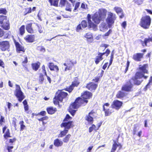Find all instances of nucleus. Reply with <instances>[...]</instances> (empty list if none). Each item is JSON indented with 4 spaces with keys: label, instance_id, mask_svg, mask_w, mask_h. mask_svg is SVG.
<instances>
[{
    "label": "nucleus",
    "instance_id": "6",
    "mask_svg": "<svg viewBox=\"0 0 152 152\" xmlns=\"http://www.w3.org/2000/svg\"><path fill=\"white\" fill-rule=\"evenodd\" d=\"M72 121L69 122L67 123H62L61 125V127H65V129L61 132L60 133L58 136V137H62L66 135L68 131V129L70 128L72 124Z\"/></svg>",
    "mask_w": 152,
    "mask_h": 152
},
{
    "label": "nucleus",
    "instance_id": "45",
    "mask_svg": "<svg viewBox=\"0 0 152 152\" xmlns=\"http://www.w3.org/2000/svg\"><path fill=\"white\" fill-rule=\"evenodd\" d=\"M66 2V0H61L60 4L61 5V7L64 6Z\"/></svg>",
    "mask_w": 152,
    "mask_h": 152
},
{
    "label": "nucleus",
    "instance_id": "16",
    "mask_svg": "<svg viewBox=\"0 0 152 152\" xmlns=\"http://www.w3.org/2000/svg\"><path fill=\"white\" fill-rule=\"evenodd\" d=\"M114 10L118 15H119L121 18H123L124 15L123 13V11L120 7H115L114 8Z\"/></svg>",
    "mask_w": 152,
    "mask_h": 152
},
{
    "label": "nucleus",
    "instance_id": "52",
    "mask_svg": "<svg viewBox=\"0 0 152 152\" xmlns=\"http://www.w3.org/2000/svg\"><path fill=\"white\" fill-rule=\"evenodd\" d=\"M28 62V60L27 57H25V59L22 62V65L24 66V64H26Z\"/></svg>",
    "mask_w": 152,
    "mask_h": 152
},
{
    "label": "nucleus",
    "instance_id": "59",
    "mask_svg": "<svg viewBox=\"0 0 152 152\" xmlns=\"http://www.w3.org/2000/svg\"><path fill=\"white\" fill-rule=\"evenodd\" d=\"M12 106V104L10 102H7V106L8 107L9 110H10V109L11 107Z\"/></svg>",
    "mask_w": 152,
    "mask_h": 152
},
{
    "label": "nucleus",
    "instance_id": "19",
    "mask_svg": "<svg viewBox=\"0 0 152 152\" xmlns=\"http://www.w3.org/2000/svg\"><path fill=\"white\" fill-rule=\"evenodd\" d=\"M48 66L50 70L55 71L58 72L59 69L58 66L56 65H54L53 63H49L48 64Z\"/></svg>",
    "mask_w": 152,
    "mask_h": 152
},
{
    "label": "nucleus",
    "instance_id": "4",
    "mask_svg": "<svg viewBox=\"0 0 152 152\" xmlns=\"http://www.w3.org/2000/svg\"><path fill=\"white\" fill-rule=\"evenodd\" d=\"M58 95L56 96L53 99V102L55 104L58 105L59 101L62 102L63 99L65 98L67 95V93L62 91H60L59 92H57Z\"/></svg>",
    "mask_w": 152,
    "mask_h": 152
},
{
    "label": "nucleus",
    "instance_id": "9",
    "mask_svg": "<svg viewBox=\"0 0 152 152\" xmlns=\"http://www.w3.org/2000/svg\"><path fill=\"white\" fill-rule=\"evenodd\" d=\"M116 19L115 15L112 13H110L106 19V22L109 28H110Z\"/></svg>",
    "mask_w": 152,
    "mask_h": 152
},
{
    "label": "nucleus",
    "instance_id": "5",
    "mask_svg": "<svg viewBox=\"0 0 152 152\" xmlns=\"http://www.w3.org/2000/svg\"><path fill=\"white\" fill-rule=\"evenodd\" d=\"M88 100H83L81 98L78 97L75 100V102L71 104L70 107L71 108L77 109L81 105L84 106L87 103Z\"/></svg>",
    "mask_w": 152,
    "mask_h": 152
},
{
    "label": "nucleus",
    "instance_id": "46",
    "mask_svg": "<svg viewBox=\"0 0 152 152\" xmlns=\"http://www.w3.org/2000/svg\"><path fill=\"white\" fill-rule=\"evenodd\" d=\"M103 110L104 111L105 113V115L106 116H107L109 115V110H105L104 107L103 106Z\"/></svg>",
    "mask_w": 152,
    "mask_h": 152
},
{
    "label": "nucleus",
    "instance_id": "27",
    "mask_svg": "<svg viewBox=\"0 0 152 152\" xmlns=\"http://www.w3.org/2000/svg\"><path fill=\"white\" fill-rule=\"evenodd\" d=\"M17 50L18 51H24V48L18 42H16L15 44Z\"/></svg>",
    "mask_w": 152,
    "mask_h": 152
},
{
    "label": "nucleus",
    "instance_id": "12",
    "mask_svg": "<svg viewBox=\"0 0 152 152\" xmlns=\"http://www.w3.org/2000/svg\"><path fill=\"white\" fill-rule=\"evenodd\" d=\"M122 104V102L118 100H115L113 101L111 107L113 108L118 110L121 107Z\"/></svg>",
    "mask_w": 152,
    "mask_h": 152
},
{
    "label": "nucleus",
    "instance_id": "21",
    "mask_svg": "<svg viewBox=\"0 0 152 152\" xmlns=\"http://www.w3.org/2000/svg\"><path fill=\"white\" fill-rule=\"evenodd\" d=\"M24 39L28 42H32L34 41V36L33 35H28L24 37Z\"/></svg>",
    "mask_w": 152,
    "mask_h": 152
},
{
    "label": "nucleus",
    "instance_id": "20",
    "mask_svg": "<svg viewBox=\"0 0 152 152\" xmlns=\"http://www.w3.org/2000/svg\"><path fill=\"white\" fill-rule=\"evenodd\" d=\"M105 54V53H99L98 54V56H96L95 59V62L96 64H98L100 61L102 60L103 58L102 56Z\"/></svg>",
    "mask_w": 152,
    "mask_h": 152
},
{
    "label": "nucleus",
    "instance_id": "35",
    "mask_svg": "<svg viewBox=\"0 0 152 152\" xmlns=\"http://www.w3.org/2000/svg\"><path fill=\"white\" fill-rule=\"evenodd\" d=\"M72 118L71 117L69 114H67L64 119V121L65 122L67 123L70 121H69V119H71Z\"/></svg>",
    "mask_w": 152,
    "mask_h": 152
},
{
    "label": "nucleus",
    "instance_id": "10",
    "mask_svg": "<svg viewBox=\"0 0 152 152\" xmlns=\"http://www.w3.org/2000/svg\"><path fill=\"white\" fill-rule=\"evenodd\" d=\"M96 115V113L95 112L94 110H92L88 115H86L85 119L88 122L92 123L93 121V118L95 117Z\"/></svg>",
    "mask_w": 152,
    "mask_h": 152
},
{
    "label": "nucleus",
    "instance_id": "33",
    "mask_svg": "<svg viewBox=\"0 0 152 152\" xmlns=\"http://www.w3.org/2000/svg\"><path fill=\"white\" fill-rule=\"evenodd\" d=\"M67 66L66 67L65 69V71H66L67 70H71L73 65L72 63L70 61L68 64H67Z\"/></svg>",
    "mask_w": 152,
    "mask_h": 152
},
{
    "label": "nucleus",
    "instance_id": "13",
    "mask_svg": "<svg viewBox=\"0 0 152 152\" xmlns=\"http://www.w3.org/2000/svg\"><path fill=\"white\" fill-rule=\"evenodd\" d=\"M79 83V82L78 80V78H75L74 80L72 82V85L68 88H67V91L69 92H71L75 86H77Z\"/></svg>",
    "mask_w": 152,
    "mask_h": 152
},
{
    "label": "nucleus",
    "instance_id": "56",
    "mask_svg": "<svg viewBox=\"0 0 152 152\" xmlns=\"http://www.w3.org/2000/svg\"><path fill=\"white\" fill-rule=\"evenodd\" d=\"M126 26V21H124L121 24L122 26L125 28Z\"/></svg>",
    "mask_w": 152,
    "mask_h": 152
},
{
    "label": "nucleus",
    "instance_id": "44",
    "mask_svg": "<svg viewBox=\"0 0 152 152\" xmlns=\"http://www.w3.org/2000/svg\"><path fill=\"white\" fill-rule=\"evenodd\" d=\"M7 12L6 10L4 8H1L0 9V14H3L5 15L7 13Z\"/></svg>",
    "mask_w": 152,
    "mask_h": 152
},
{
    "label": "nucleus",
    "instance_id": "3",
    "mask_svg": "<svg viewBox=\"0 0 152 152\" xmlns=\"http://www.w3.org/2000/svg\"><path fill=\"white\" fill-rule=\"evenodd\" d=\"M151 22L150 17L148 15H145L142 17L141 19L140 25L144 29L149 28Z\"/></svg>",
    "mask_w": 152,
    "mask_h": 152
},
{
    "label": "nucleus",
    "instance_id": "37",
    "mask_svg": "<svg viewBox=\"0 0 152 152\" xmlns=\"http://www.w3.org/2000/svg\"><path fill=\"white\" fill-rule=\"evenodd\" d=\"M24 122L23 121H20L19 123V124L20 125V131H23L25 128V126L23 124Z\"/></svg>",
    "mask_w": 152,
    "mask_h": 152
},
{
    "label": "nucleus",
    "instance_id": "11",
    "mask_svg": "<svg viewBox=\"0 0 152 152\" xmlns=\"http://www.w3.org/2000/svg\"><path fill=\"white\" fill-rule=\"evenodd\" d=\"M9 42L7 41H3L0 42V48L2 51L7 50L9 48Z\"/></svg>",
    "mask_w": 152,
    "mask_h": 152
},
{
    "label": "nucleus",
    "instance_id": "25",
    "mask_svg": "<svg viewBox=\"0 0 152 152\" xmlns=\"http://www.w3.org/2000/svg\"><path fill=\"white\" fill-rule=\"evenodd\" d=\"M40 63L39 62L32 64V69L35 71H37L39 68Z\"/></svg>",
    "mask_w": 152,
    "mask_h": 152
},
{
    "label": "nucleus",
    "instance_id": "64",
    "mask_svg": "<svg viewBox=\"0 0 152 152\" xmlns=\"http://www.w3.org/2000/svg\"><path fill=\"white\" fill-rule=\"evenodd\" d=\"M40 50L42 52H45V50L44 47L43 46H41L40 47Z\"/></svg>",
    "mask_w": 152,
    "mask_h": 152
},
{
    "label": "nucleus",
    "instance_id": "8",
    "mask_svg": "<svg viewBox=\"0 0 152 152\" xmlns=\"http://www.w3.org/2000/svg\"><path fill=\"white\" fill-rule=\"evenodd\" d=\"M16 89L14 92V94L16 97L18 99V101L21 102L24 98L25 97L23 94L21 90L20 86L16 84Z\"/></svg>",
    "mask_w": 152,
    "mask_h": 152
},
{
    "label": "nucleus",
    "instance_id": "14",
    "mask_svg": "<svg viewBox=\"0 0 152 152\" xmlns=\"http://www.w3.org/2000/svg\"><path fill=\"white\" fill-rule=\"evenodd\" d=\"M32 26H33V28H34L32 25V23H30L27 24L26 26V29L27 31L31 34L34 33H36L37 32V30L36 29H33L32 28Z\"/></svg>",
    "mask_w": 152,
    "mask_h": 152
},
{
    "label": "nucleus",
    "instance_id": "47",
    "mask_svg": "<svg viewBox=\"0 0 152 152\" xmlns=\"http://www.w3.org/2000/svg\"><path fill=\"white\" fill-rule=\"evenodd\" d=\"M138 5L141 4L142 2V0H133Z\"/></svg>",
    "mask_w": 152,
    "mask_h": 152
},
{
    "label": "nucleus",
    "instance_id": "15",
    "mask_svg": "<svg viewBox=\"0 0 152 152\" xmlns=\"http://www.w3.org/2000/svg\"><path fill=\"white\" fill-rule=\"evenodd\" d=\"M97 85L94 83H90L87 85L86 88L91 91L94 90L97 88Z\"/></svg>",
    "mask_w": 152,
    "mask_h": 152
},
{
    "label": "nucleus",
    "instance_id": "34",
    "mask_svg": "<svg viewBox=\"0 0 152 152\" xmlns=\"http://www.w3.org/2000/svg\"><path fill=\"white\" fill-rule=\"evenodd\" d=\"M84 37L87 39H92L93 36L91 33H88L86 34L84 36Z\"/></svg>",
    "mask_w": 152,
    "mask_h": 152
},
{
    "label": "nucleus",
    "instance_id": "61",
    "mask_svg": "<svg viewBox=\"0 0 152 152\" xmlns=\"http://www.w3.org/2000/svg\"><path fill=\"white\" fill-rule=\"evenodd\" d=\"M16 140V139L15 138L12 139H10L9 140V142L11 143H12L15 142Z\"/></svg>",
    "mask_w": 152,
    "mask_h": 152
},
{
    "label": "nucleus",
    "instance_id": "51",
    "mask_svg": "<svg viewBox=\"0 0 152 152\" xmlns=\"http://www.w3.org/2000/svg\"><path fill=\"white\" fill-rule=\"evenodd\" d=\"M48 117H45L42 118H40L38 119V120L39 121H43L44 120H47L48 119Z\"/></svg>",
    "mask_w": 152,
    "mask_h": 152
},
{
    "label": "nucleus",
    "instance_id": "49",
    "mask_svg": "<svg viewBox=\"0 0 152 152\" xmlns=\"http://www.w3.org/2000/svg\"><path fill=\"white\" fill-rule=\"evenodd\" d=\"M81 26H82L80 24H79L77 26L76 28V30L77 31H79L80 30H82Z\"/></svg>",
    "mask_w": 152,
    "mask_h": 152
},
{
    "label": "nucleus",
    "instance_id": "1",
    "mask_svg": "<svg viewBox=\"0 0 152 152\" xmlns=\"http://www.w3.org/2000/svg\"><path fill=\"white\" fill-rule=\"evenodd\" d=\"M147 64H144L142 66H140L139 69L140 71L138 72H137L134 77H132L131 80H130L129 83L124 85L122 88V90L126 91H131L132 87L133 85L131 83V81H133L134 84L137 85H140L142 81V78L144 77L145 79H146L147 77L144 76V74L147 73L148 70L146 68L148 66Z\"/></svg>",
    "mask_w": 152,
    "mask_h": 152
},
{
    "label": "nucleus",
    "instance_id": "40",
    "mask_svg": "<svg viewBox=\"0 0 152 152\" xmlns=\"http://www.w3.org/2000/svg\"><path fill=\"white\" fill-rule=\"evenodd\" d=\"M152 84V77H151L150 78V79L149 80V83H148V84L146 85V86H145V88H146V89H147V88H149V86L150 85H151Z\"/></svg>",
    "mask_w": 152,
    "mask_h": 152
},
{
    "label": "nucleus",
    "instance_id": "17",
    "mask_svg": "<svg viewBox=\"0 0 152 152\" xmlns=\"http://www.w3.org/2000/svg\"><path fill=\"white\" fill-rule=\"evenodd\" d=\"M143 54L139 53L134 54L133 57V59L135 61H140L141 58H142Z\"/></svg>",
    "mask_w": 152,
    "mask_h": 152
},
{
    "label": "nucleus",
    "instance_id": "29",
    "mask_svg": "<svg viewBox=\"0 0 152 152\" xmlns=\"http://www.w3.org/2000/svg\"><path fill=\"white\" fill-rule=\"evenodd\" d=\"M51 5L57 7L59 0H48Z\"/></svg>",
    "mask_w": 152,
    "mask_h": 152
},
{
    "label": "nucleus",
    "instance_id": "30",
    "mask_svg": "<svg viewBox=\"0 0 152 152\" xmlns=\"http://www.w3.org/2000/svg\"><path fill=\"white\" fill-rule=\"evenodd\" d=\"M119 145L115 141H114L112 147V148L111 151V152H115V151L116 150L117 148Z\"/></svg>",
    "mask_w": 152,
    "mask_h": 152
},
{
    "label": "nucleus",
    "instance_id": "55",
    "mask_svg": "<svg viewBox=\"0 0 152 152\" xmlns=\"http://www.w3.org/2000/svg\"><path fill=\"white\" fill-rule=\"evenodd\" d=\"M130 62L129 61H127L126 64V66L125 69V72H126L128 70V67H129V65Z\"/></svg>",
    "mask_w": 152,
    "mask_h": 152
},
{
    "label": "nucleus",
    "instance_id": "32",
    "mask_svg": "<svg viewBox=\"0 0 152 152\" xmlns=\"http://www.w3.org/2000/svg\"><path fill=\"white\" fill-rule=\"evenodd\" d=\"M124 93L121 91L118 92L116 95L117 97L118 98H121L124 97Z\"/></svg>",
    "mask_w": 152,
    "mask_h": 152
},
{
    "label": "nucleus",
    "instance_id": "23",
    "mask_svg": "<svg viewBox=\"0 0 152 152\" xmlns=\"http://www.w3.org/2000/svg\"><path fill=\"white\" fill-rule=\"evenodd\" d=\"M48 113L50 114H52L56 111V109L55 108L50 107L47 109Z\"/></svg>",
    "mask_w": 152,
    "mask_h": 152
},
{
    "label": "nucleus",
    "instance_id": "57",
    "mask_svg": "<svg viewBox=\"0 0 152 152\" xmlns=\"http://www.w3.org/2000/svg\"><path fill=\"white\" fill-rule=\"evenodd\" d=\"M81 8H82L84 9H86L87 7V5H85L84 3H82L81 4Z\"/></svg>",
    "mask_w": 152,
    "mask_h": 152
},
{
    "label": "nucleus",
    "instance_id": "62",
    "mask_svg": "<svg viewBox=\"0 0 152 152\" xmlns=\"http://www.w3.org/2000/svg\"><path fill=\"white\" fill-rule=\"evenodd\" d=\"M93 148V146L89 147L87 150V151L88 152H91V150Z\"/></svg>",
    "mask_w": 152,
    "mask_h": 152
},
{
    "label": "nucleus",
    "instance_id": "22",
    "mask_svg": "<svg viewBox=\"0 0 152 152\" xmlns=\"http://www.w3.org/2000/svg\"><path fill=\"white\" fill-rule=\"evenodd\" d=\"M33 26L34 28H37L38 30L39 33H41L43 32V28L41 25H38L37 23H34L33 25Z\"/></svg>",
    "mask_w": 152,
    "mask_h": 152
},
{
    "label": "nucleus",
    "instance_id": "41",
    "mask_svg": "<svg viewBox=\"0 0 152 152\" xmlns=\"http://www.w3.org/2000/svg\"><path fill=\"white\" fill-rule=\"evenodd\" d=\"M4 137L5 138H7L8 137H10V133L9 129H7L6 131V133L4 135Z\"/></svg>",
    "mask_w": 152,
    "mask_h": 152
},
{
    "label": "nucleus",
    "instance_id": "28",
    "mask_svg": "<svg viewBox=\"0 0 152 152\" xmlns=\"http://www.w3.org/2000/svg\"><path fill=\"white\" fill-rule=\"evenodd\" d=\"M150 42H152V37L148 38H145L144 41H142V44L143 46H146L147 43Z\"/></svg>",
    "mask_w": 152,
    "mask_h": 152
},
{
    "label": "nucleus",
    "instance_id": "39",
    "mask_svg": "<svg viewBox=\"0 0 152 152\" xmlns=\"http://www.w3.org/2000/svg\"><path fill=\"white\" fill-rule=\"evenodd\" d=\"M70 137V134H69L67 135L64 138V139H63V141L64 142H67L69 141Z\"/></svg>",
    "mask_w": 152,
    "mask_h": 152
},
{
    "label": "nucleus",
    "instance_id": "53",
    "mask_svg": "<svg viewBox=\"0 0 152 152\" xmlns=\"http://www.w3.org/2000/svg\"><path fill=\"white\" fill-rule=\"evenodd\" d=\"M26 11L27 12V13H29L31 12V7L27 8L26 9Z\"/></svg>",
    "mask_w": 152,
    "mask_h": 152
},
{
    "label": "nucleus",
    "instance_id": "50",
    "mask_svg": "<svg viewBox=\"0 0 152 152\" xmlns=\"http://www.w3.org/2000/svg\"><path fill=\"white\" fill-rule=\"evenodd\" d=\"M13 148V147L12 146H7V150L9 151V152H12V149Z\"/></svg>",
    "mask_w": 152,
    "mask_h": 152
},
{
    "label": "nucleus",
    "instance_id": "31",
    "mask_svg": "<svg viewBox=\"0 0 152 152\" xmlns=\"http://www.w3.org/2000/svg\"><path fill=\"white\" fill-rule=\"evenodd\" d=\"M19 33L21 35H23L25 33V26L24 25L22 26L19 29Z\"/></svg>",
    "mask_w": 152,
    "mask_h": 152
},
{
    "label": "nucleus",
    "instance_id": "18",
    "mask_svg": "<svg viewBox=\"0 0 152 152\" xmlns=\"http://www.w3.org/2000/svg\"><path fill=\"white\" fill-rule=\"evenodd\" d=\"M92 95V93L88 91H85L83 94L82 95V97L83 100H86V99H89Z\"/></svg>",
    "mask_w": 152,
    "mask_h": 152
},
{
    "label": "nucleus",
    "instance_id": "60",
    "mask_svg": "<svg viewBox=\"0 0 152 152\" xmlns=\"http://www.w3.org/2000/svg\"><path fill=\"white\" fill-rule=\"evenodd\" d=\"M46 114V112L45 111H42L41 112L39 113V115H42V116H44Z\"/></svg>",
    "mask_w": 152,
    "mask_h": 152
},
{
    "label": "nucleus",
    "instance_id": "54",
    "mask_svg": "<svg viewBox=\"0 0 152 152\" xmlns=\"http://www.w3.org/2000/svg\"><path fill=\"white\" fill-rule=\"evenodd\" d=\"M4 34V31L2 29L0 28V37H2Z\"/></svg>",
    "mask_w": 152,
    "mask_h": 152
},
{
    "label": "nucleus",
    "instance_id": "24",
    "mask_svg": "<svg viewBox=\"0 0 152 152\" xmlns=\"http://www.w3.org/2000/svg\"><path fill=\"white\" fill-rule=\"evenodd\" d=\"M54 144L56 146L58 147L62 146L63 144V142L59 139H57L54 140Z\"/></svg>",
    "mask_w": 152,
    "mask_h": 152
},
{
    "label": "nucleus",
    "instance_id": "36",
    "mask_svg": "<svg viewBox=\"0 0 152 152\" xmlns=\"http://www.w3.org/2000/svg\"><path fill=\"white\" fill-rule=\"evenodd\" d=\"M139 129L138 125L137 124H135L134 125L133 129V134L134 135L136 134V132H137Z\"/></svg>",
    "mask_w": 152,
    "mask_h": 152
},
{
    "label": "nucleus",
    "instance_id": "2",
    "mask_svg": "<svg viewBox=\"0 0 152 152\" xmlns=\"http://www.w3.org/2000/svg\"><path fill=\"white\" fill-rule=\"evenodd\" d=\"M106 11L104 9H99V11L96 12L92 16V19L91 20V16L88 14L87 16V20L88 26L91 27H94L96 26L94 23L98 24L101 20L104 19L106 15Z\"/></svg>",
    "mask_w": 152,
    "mask_h": 152
},
{
    "label": "nucleus",
    "instance_id": "43",
    "mask_svg": "<svg viewBox=\"0 0 152 152\" xmlns=\"http://www.w3.org/2000/svg\"><path fill=\"white\" fill-rule=\"evenodd\" d=\"M76 110L70 108L69 112L72 116H74Z\"/></svg>",
    "mask_w": 152,
    "mask_h": 152
},
{
    "label": "nucleus",
    "instance_id": "38",
    "mask_svg": "<svg viewBox=\"0 0 152 152\" xmlns=\"http://www.w3.org/2000/svg\"><path fill=\"white\" fill-rule=\"evenodd\" d=\"M83 28H85L87 26V23L86 21L83 20L82 21L81 24H80Z\"/></svg>",
    "mask_w": 152,
    "mask_h": 152
},
{
    "label": "nucleus",
    "instance_id": "58",
    "mask_svg": "<svg viewBox=\"0 0 152 152\" xmlns=\"http://www.w3.org/2000/svg\"><path fill=\"white\" fill-rule=\"evenodd\" d=\"M0 66H2L3 68H4V63L3 61L0 60Z\"/></svg>",
    "mask_w": 152,
    "mask_h": 152
},
{
    "label": "nucleus",
    "instance_id": "26",
    "mask_svg": "<svg viewBox=\"0 0 152 152\" xmlns=\"http://www.w3.org/2000/svg\"><path fill=\"white\" fill-rule=\"evenodd\" d=\"M99 28L100 30L103 31L106 30L107 28V26L105 23H102L100 25Z\"/></svg>",
    "mask_w": 152,
    "mask_h": 152
},
{
    "label": "nucleus",
    "instance_id": "42",
    "mask_svg": "<svg viewBox=\"0 0 152 152\" xmlns=\"http://www.w3.org/2000/svg\"><path fill=\"white\" fill-rule=\"evenodd\" d=\"M71 7V4L68 3H67V4L66 6L65 9L66 10L69 11H71V9L70 7Z\"/></svg>",
    "mask_w": 152,
    "mask_h": 152
},
{
    "label": "nucleus",
    "instance_id": "63",
    "mask_svg": "<svg viewBox=\"0 0 152 152\" xmlns=\"http://www.w3.org/2000/svg\"><path fill=\"white\" fill-rule=\"evenodd\" d=\"M108 64V63H105L104 64L103 66L102 67V69H103L105 70V69L107 67V66Z\"/></svg>",
    "mask_w": 152,
    "mask_h": 152
},
{
    "label": "nucleus",
    "instance_id": "48",
    "mask_svg": "<svg viewBox=\"0 0 152 152\" xmlns=\"http://www.w3.org/2000/svg\"><path fill=\"white\" fill-rule=\"evenodd\" d=\"M80 4V2H78L76 3L75 5V8L74 10V11H75V10H76L78 8V7L79 6Z\"/></svg>",
    "mask_w": 152,
    "mask_h": 152
},
{
    "label": "nucleus",
    "instance_id": "7",
    "mask_svg": "<svg viewBox=\"0 0 152 152\" xmlns=\"http://www.w3.org/2000/svg\"><path fill=\"white\" fill-rule=\"evenodd\" d=\"M0 24H2L1 27L4 29L7 30L10 28L9 22L6 16L0 15Z\"/></svg>",
    "mask_w": 152,
    "mask_h": 152
}]
</instances>
